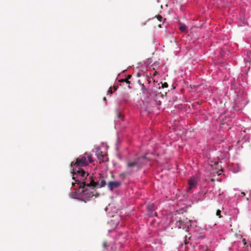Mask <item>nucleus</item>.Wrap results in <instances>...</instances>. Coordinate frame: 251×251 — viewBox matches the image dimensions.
<instances>
[{"instance_id":"19","label":"nucleus","mask_w":251,"mask_h":251,"mask_svg":"<svg viewBox=\"0 0 251 251\" xmlns=\"http://www.w3.org/2000/svg\"><path fill=\"white\" fill-rule=\"evenodd\" d=\"M113 91H116V90H117V89H118V86H114L113 87Z\"/></svg>"},{"instance_id":"20","label":"nucleus","mask_w":251,"mask_h":251,"mask_svg":"<svg viewBox=\"0 0 251 251\" xmlns=\"http://www.w3.org/2000/svg\"><path fill=\"white\" fill-rule=\"evenodd\" d=\"M106 245H106V242H104V243H103V247L104 248H105L106 246Z\"/></svg>"},{"instance_id":"23","label":"nucleus","mask_w":251,"mask_h":251,"mask_svg":"<svg viewBox=\"0 0 251 251\" xmlns=\"http://www.w3.org/2000/svg\"><path fill=\"white\" fill-rule=\"evenodd\" d=\"M241 194L243 195V196H244L245 195V193L244 192H242Z\"/></svg>"},{"instance_id":"10","label":"nucleus","mask_w":251,"mask_h":251,"mask_svg":"<svg viewBox=\"0 0 251 251\" xmlns=\"http://www.w3.org/2000/svg\"><path fill=\"white\" fill-rule=\"evenodd\" d=\"M97 155L99 159L101 160L102 161H104V156L100 154L99 151H98V152L97 153Z\"/></svg>"},{"instance_id":"5","label":"nucleus","mask_w":251,"mask_h":251,"mask_svg":"<svg viewBox=\"0 0 251 251\" xmlns=\"http://www.w3.org/2000/svg\"><path fill=\"white\" fill-rule=\"evenodd\" d=\"M75 179H74V180H75V183L79 185V187L80 188H82L81 187H80V183H78V182H76V180H78V179H76V178L78 176H80L81 177V179L82 180L83 179V178L86 176H88V174H86V172L81 169V168H79V169H76V172L75 173ZM79 181H80L81 182H86L87 183H89L88 181L89 180H86L85 181H81V180H79Z\"/></svg>"},{"instance_id":"12","label":"nucleus","mask_w":251,"mask_h":251,"mask_svg":"<svg viewBox=\"0 0 251 251\" xmlns=\"http://www.w3.org/2000/svg\"><path fill=\"white\" fill-rule=\"evenodd\" d=\"M120 82H126L127 84H130V82L128 80V79H122L120 80Z\"/></svg>"},{"instance_id":"2","label":"nucleus","mask_w":251,"mask_h":251,"mask_svg":"<svg viewBox=\"0 0 251 251\" xmlns=\"http://www.w3.org/2000/svg\"><path fill=\"white\" fill-rule=\"evenodd\" d=\"M93 161L92 155L86 152L83 155H80L77 158L75 162H72L71 164V167L73 171V179H75V173L76 172V169L86 166L89 163H92Z\"/></svg>"},{"instance_id":"21","label":"nucleus","mask_w":251,"mask_h":251,"mask_svg":"<svg viewBox=\"0 0 251 251\" xmlns=\"http://www.w3.org/2000/svg\"><path fill=\"white\" fill-rule=\"evenodd\" d=\"M131 77V75H128L127 76V79H129Z\"/></svg>"},{"instance_id":"4","label":"nucleus","mask_w":251,"mask_h":251,"mask_svg":"<svg viewBox=\"0 0 251 251\" xmlns=\"http://www.w3.org/2000/svg\"><path fill=\"white\" fill-rule=\"evenodd\" d=\"M86 187L87 186H85L84 188H82L84 189L82 191L81 194V197L85 201H88L90 198L95 196V193L96 192V191L94 189L95 188L91 187V188H86Z\"/></svg>"},{"instance_id":"1","label":"nucleus","mask_w":251,"mask_h":251,"mask_svg":"<svg viewBox=\"0 0 251 251\" xmlns=\"http://www.w3.org/2000/svg\"><path fill=\"white\" fill-rule=\"evenodd\" d=\"M149 160L146 156L138 157L134 160H129L126 163V170L120 174V176L131 175L141 169L145 166Z\"/></svg>"},{"instance_id":"8","label":"nucleus","mask_w":251,"mask_h":251,"mask_svg":"<svg viewBox=\"0 0 251 251\" xmlns=\"http://www.w3.org/2000/svg\"><path fill=\"white\" fill-rule=\"evenodd\" d=\"M130 96L128 93H125L123 95L122 99L126 101L129 98Z\"/></svg>"},{"instance_id":"15","label":"nucleus","mask_w":251,"mask_h":251,"mask_svg":"<svg viewBox=\"0 0 251 251\" xmlns=\"http://www.w3.org/2000/svg\"><path fill=\"white\" fill-rule=\"evenodd\" d=\"M112 87H110L109 90L108 91L107 93H108V94H110L111 95V94L113 93V91H112Z\"/></svg>"},{"instance_id":"24","label":"nucleus","mask_w":251,"mask_h":251,"mask_svg":"<svg viewBox=\"0 0 251 251\" xmlns=\"http://www.w3.org/2000/svg\"><path fill=\"white\" fill-rule=\"evenodd\" d=\"M157 73V72L155 71L154 73V74L153 75H156V74Z\"/></svg>"},{"instance_id":"14","label":"nucleus","mask_w":251,"mask_h":251,"mask_svg":"<svg viewBox=\"0 0 251 251\" xmlns=\"http://www.w3.org/2000/svg\"><path fill=\"white\" fill-rule=\"evenodd\" d=\"M168 87V84L167 82H164L162 83V87L163 88H167Z\"/></svg>"},{"instance_id":"17","label":"nucleus","mask_w":251,"mask_h":251,"mask_svg":"<svg viewBox=\"0 0 251 251\" xmlns=\"http://www.w3.org/2000/svg\"><path fill=\"white\" fill-rule=\"evenodd\" d=\"M157 18L160 22L161 21V20L162 19V17L160 15H157Z\"/></svg>"},{"instance_id":"6","label":"nucleus","mask_w":251,"mask_h":251,"mask_svg":"<svg viewBox=\"0 0 251 251\" xmlns=\"http://www.w3.org/2000/svg\"><path fill=\"white\" fill-rule=\"evenodd\" d=\"M189 187L188 188V191H189L192 189L196 187L197 184V180L196 177H192L188 180Z\"/></svg>"},{"instance_id":"3","label":"nucleus","mask_w":251,"mask_h":251,"mask_svg":"<svg viewBox=\"0 0 251 251\" xmlns=\"http://www.w3.org/2000/svg\"><path fill=\"white\" fill-rule=\"evenodd\" d=\"M89 179L90 180L89 183H87L86 182H81L80 181L76 180V182H78V183L80 184V187L82 188H84L85 186H87V187H93L95 188L97 185H99V187H102L106 185V181L104 180H101L100 183H98L95 182V181L91 178V176H89Z\"/></svg>"},{"instance_id":"18","label":"nucleus","mask_w":251,"mask_h":251,"mask_svg":"<svg viewBox=\"0 0 251 251\" xmlns=\"http://www.w3.org/2000/svg\"><path fill=\"white\" fill-rule=\"evenodd\" d=\"M118 118H119V119H122V118H123V116L122 115V114H121V113H119V114H118Z\"/></svg>"},{"instance_id":"22","label":"nucleus","mask_w":251,"mask_h":251,"mask_svg":"<svg viewBox=\"0 0 251 251\" xmlns=\"http://www.w3.org/2000/svg\"><path fill=\"white\" fill-rule=\"evenodd\" d=\"M184 243H185V245H187L188 243V242H187L186 239H185Z\"/></svg>"},{"instance_id":"11","label":"nucleus","mask_w":251,"mask_h":251,"mask_svg":"<svg viewBox=\"0 0 251 251\" xmlns=\"http://www.w3.org/2000/svg\"><path fill=\"white\" fill-rule=\"evenodd\" d=\"M143 92L144 93H152V91L151 90L146 88L144 87H143Z\"/></svg>"},{"instance_id":"7","label":"nucleus","mask_w":251,"mask_h":251,"mask_svg":"<svg viewBox=\"0 0 251 251\" xmlns=\"http://www.w3.org/2000/svg\"><path fill=\"white\" fill-rule=\"evenodd\" d=\"M121 185V182L120 181H109L107 184V186L109 190L112 191L114 189L120 186Z\"/></svg>"},{"instance_id":"16","label":"nucleus","mask_w":251,"mask_h":251,"mask_svg":"<svg viewBox=\"0 0 251 251\" xmlns=\"http://www.w3.org/2000/svg\"><path fill=\"white\" fill-rule=\"evenodd\" d=\"M147 207L148 209H153V207H154V205H153L152 204L149 205H148Z\"/></svg>"},{"instance_id":"9","label":"nucleus","mask_w":251,"mask_h":251,"mask_svg":"<svg viewBox=\"0 0 251 251\" xmlns=\"http://www.w3.org/2000/svg\"><path fill=\"white\" fill-rule=\"evenodd\" d=\"M179 29L182 32H185L186 30V26L185 25L182 24L179 27Z\"/></svg>"},{"instance_id":"13","label":"nucleus","mask_w":251,"mask_h":251,"mask_svg":"<svg viewBox=\"0 0 251 251\" xmlns=\"http://www.w3.org/2000/svg\"><path fill=\"white\" fill-rule=\"evenodd\" d=\"M221 210L218 209L216 211V215L219 216V218H221Z\"/></svg>"}]
</instances>
